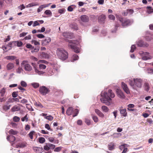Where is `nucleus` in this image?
I'll list each match as a JSON object with an SVG mask.
<instances>
[{
    "mask_svg": "<svg viewBox=\"0 0 153 153\" xmlns=\"http://www.w3.org/2000/svg\"><path fill=\"white\" fill-rule=\"evenodd\" d=\"M102 98L100 100L102 103L106 105L109 106L112 104V99L115 96V95L111 89L108 90V92H102L101 93Z\"/></svg>",
    "mask_w": 153,
    "mask_h": 153,
    "instance_id": "f257e3e1",
    "label": "nucleus"
},
{
    "mask_svg": "<svg viewBox=\"0 0 153 153\" xmlns=\"http://www.w3.org/2000/svg\"><path fill=\"white\" fill-rule=\"evenodd\" d=\"M143 80L140 78H134L133 80H129V84L134 89L137 90L142 86Z\"/></svg>",
    "mask_w": 153,
    "mask_h": 153,
    "instance_id": "f03ea898",
    "label": "nucleus"
},
{
    "mask_svg": "<svg viewBox=\"0 0 153 153\" xmlns=\"http://www.w3.org/2000/svg\"><path fill=\"white\" fill-rule=\"evenodd\" d=\"M56 53L58 58L62 60H65L68 57V52L62 48L57 49Z\"/></svg>",
    "mask_w": 153,
    "mask_h": 153,
    "instance_id": "7ed1b4c3",
    "label": "nucleus"
},
{
    "mask_svg": "<svg viewBox=\"0 0 153 153\" xmlns=\"http://www.w3.org/2000/svg\"><path fill=\"white\" fill-rule=\"evenodd\" d=\"M69 42L68 45L69 47L72 49L74 51L77 53L79 52V48L77 46L79 44L78 41L76 40H67Z\"/></svg>",
    "mask_w": 153,
    "mask_h": 153,
    "instance_id": "20e7f679",
    "label": "nucleus"
},
{
    "mask_svg": "<svg viewBox=\"0 0 153 153\" xmlns=\"http://www.w3.org/2000/svg\"><path fill=\"white\" fill-rule=\"evenodd\" d=\"M119 20L121 22L122 26L124 27L131 25L133 22L132 19H123L122 18H120Z\"/></svg>",
    "mask_w": 153,
    "mask_h": 153,
    "instance_id": "39448f33",
    "label": "nucleus"
},
{
    "mask_svg": "<svg viewBox=\"0 0 153 153\" xmlns=\"http://www.w3.org/2000/svg\"><path fill=\"white\" fill-rule=\"evenodd\" d=\"M139 54L141 57L142 59L143 60H147L152 59V57L150 55L149 53L147 52L140 51Z\"/></svg>",
    "mask_w": 153,
    "mask_h": 153,
    "instance_id": "423d86ee",
    "label": "nucleus"
},
{
    "mask_svg": "<svg viewBox=\"0 0 153 153\" xmlns=\"http://www.w3.org/2000/svg\"><path fill=\"white\" fill-rule=\"evenodd\" d=\"M21 65L23 68L26 71H30L32 69V67L29 64L27 61H23L22 62Z\"/></svg>",
    "mask_w": 153,
    "mask_h": 153,
    "instance_id": "0eeeda50",
    "label": "nucleus"
},
{
    "mask_svg": "<svg viewBox=\"0 0 153 153\" xmlns=\"http://www.w3.org/2000/svg\"><path fill=\"white\" fill-rule=\"evenodd\" d=\"M73 112L74 113V115H73V117H75L78 114L79 110L77 109H75L74 110L72 107H69L67 109L66 113L69 116L71 115Z\"/></svg>",
    "mask_w": 153,
    "mask_h": 153,
    "instance_id": "6e6552de",
    "label": "nucleus"
},
{
    "mask_svg": "<svg viewBox=\"0 0 153 153\" xmlns=\"http://www.w3.org/2000/svg\"><path fill=\"white\" fill-rule=\"evenodd\" d=\"M49 91V90L45 86H41L39 90L40 93L44 96L48 94Z\"/></svg>",
    "mask_w": 153,
    "mask_h": 153,
    "instance_id": "1a4fd4ad",
    "label": "nucleus"
},
{
    "mask_svg": "<svg viewBox=\"0 0 153 153\" xmlns=\"http://www.w3.org/2000/svg\"><path fill=\"white\" fill-rule=\"evenodd\" d=\"M116 92L117 97L121 99H125V96L123 92L120 89L119 87L117 88Z\"/></svg>",
    "mask_w": 153,
    "mask_h": 153,
    "instance_id": "9d476101",
    "label": "nucleus"
},
{
    "mask_svg": "<svg viewBox=\"0 0 153 153\" xmlns=\"http://www.w3.org/2000/svg\"><path fill=\"white\" fill-rule=\"evenodd\" d=\"M121 87L124 92L128 94H130V92L127 85L124 82L121 83Z\"/></svg>",
    "mask_w": 153,
    "mask_h": 153,
    "instance_id": "9b49d317",
    "label": "nucleus"
},
{
    "mask_svg": "<svg viewBox=\"0 0 153 153\" xmlns=\"http://www.w3.org/2000/svg\"><path fill=\"white\" fill-rule=\"evenodd\" d=\"M51 38L49 37H47L45 39L43 40L42 41V45L43 46H45L48 45L51 42Z\"/></svg>",
    "mask_w": 153,
    "mask_h": 153,
    "instance_id": "f8f14e48",
    "label": "nucleus"
},
{
    "mask_svg": "<svg viewBox=\"0 0 153 153\" xmlns=\"http://www.w3.org/2000/svg\"><path fill=\"white\" fill-rule=\"evenodd\" d=\"M13 42H10L6 46H2V48L3 50L5 51H6L7 50H10L11 49L12 45L13 44Z\"/></svg>",
    "mask_w": 153,
    "mask_h": 153,
    "instance_id": "ddd939ff",
    "label": "nucleus"
},
{
    "mask_svg": "<svg viewBox=\"0 0 153 153\" xmlns=\"http://www.w3.org/2000/svg\"><path fill=\"white\" fill-rule=\"evenodd\" d=\"M62 36L66 38L72 39L73 38V33L69 32H64L62 34Z\"/></svg>",
    "mask_w": 153,
    "mask_h": 153,
    "instance_id": "4468645a",
    "label": "nucleus"
},
{
    "mask_svg": "<svg viewBox=\"0 0 153 153\" xmlns=\"http://www.w3.org/2000/svg\"><path fill=\"white\" fill-rule=\"evenodd\" d=\"M137 45L140 47H148V44L145 43H144V42L142 40H139L137 43Z\"/></svg>",
    "mask_w": 153,
    "mask_h": 153,
    "instance_id": "2eb2a0df",
    "label": "nucleus"
},
{
    "mask_svg": "<svg viewBox=\"0 0 153 153\" xmlns=\"http://www.w3.org/2000/svg\"><path fill=\"white\" fill-rule=\"evenodd\" d=\"M32 65L34 69L35 72L37 74L39 75H41L44 74V72L41 71H39L37 69L35 63H32Z\"/></svg>",
    "mask_w": 153,
    "mask_h": 153,
    "instance_id": "dca6fc26",
    "label": "nucleus"
},
{
    "mask_svg": "<svg viewBox=\"0 0 153 153\" xmlns=\"http://www.w3.org/2000/svg\"><path fill=\"white\" fill-rule=\"evenodd\" d=\"M95 113L100 117L103 118L105 117L104 114L99 110L96 109L94 110Z\"/></svg>",
    "mask_w": 153,
    "mask_h": 153,
    "instance_id": "f3484780",
    "label": "nucleus"
},
{
    "mask_svg": "<svg viewBox=\"0 0 153 153\" xmlns=\"http://www.w3.org/2000/svg\"><path fill=\"white\" fill-rule=\"evenodd\" d=\"M33 149L36 153H41L43 152V149L42 147H33Z\"/></svg>",
    "mask_w": 153,
    "mask_h": 153,
    "instance_id": "a211bd4d",
    "label": "nucleus"
},
{
    "mask_svg": "<svg viewBox=\"0 0 153 153\" xmlns=\"http://www.w3.org/2000/svg\"><path fill=\"white\" fill-rule=\"evenodd\" d=\"M80 18L81 21L83 22H87L89 21L88 17L85 15H83L81 16Z\"/></svg>",
    "mask_w": 153,
    "mask_h": 153,
    "instance_id": "6ab92c4d",
    "label": "nucleus"
},
{
    "mask_svg": "<svg viewBox=\"0 0 153 153\" xmlns=\"http://www.w3.org/2000/svg\"><path fill=\"white\" fill-rule=\"evenodd\" d=\"M101 109L102 112L105 113H108L110 110L109 108L107 106L105 105L101 106Z\"/></svg>",
    "mask_w": 153,
    "mask_h": 153,
    "instance_id": "aec40b11",
    "label": "nucleus"
},
{
    "mask_svg": "<svg viewBox=\"0 0 153 153\" xmlns=\"http://www.w3.org/2000/svg\"><path fill=\"white\" fill-rule=\"evenodd\" d=\"M20 109V107L19 106L15 105L12 108L11 110V111L14 112L19 111Z\"/></svg>",
    "mask_w": 153,
    "mask_h": 153,
    "instance_id": "412c9836",
    "label": "nucleus"
},
{
    "mask_svg": "<svg viewBox=\"0 0 153 153\" xmlns=\"http://www.w3.org/2000/svg\"><path fill=\"white\" fill-rule=\"evenodd\" d=\"M14 66V64L13 63H9L7 65L6 68L7 70L9 71L12 69Z\"/></svg>",
    "mask_w": 153,
    "mask_h": 153,
    "instance_id": "4be33fe9",
    "label": "nucleus"
},
{
    "mask_svg": "<svg viewBox=\"0 0 153 153\" xmlns=\"http://www.w3.org/2000/svg\"><path fill=\"white\" fill-rule=\"evenodd\" d=\"M7 139L8 141L10 142H13L16 140V137L12 135L8 136L7 137Z\"/></svg>",
    "mask_w": 153,
    "mask_h": 153,
    "instance_id": "5701e85b",
    "label": "nucleus"
},
{
    "mask_svg": "<svg viewBox=\"0 0 153 153\" xmlns=\"http://www.w3.org/2000/svg\"><path fill=\"white\" fill-rule=\"evenodd\" d=\"M152 35L149 34L145 36L146 40L147 41H150L153 39Z\"/></svg>",
    "mask_w": 153,
    "mask_h": 153,
    "instance_id": "b1692460",
    "label": "nucleus"
},
{
    "mask_svg": "<svg viewBox=\"0 0 153 153\" xmlns=\"http://www.w3.org/2000/svg\"><path fill=\"white\" fill-rule=\"evenodd\" d=\"M79 56L76 54H74L73 55L70 59L71 62H74L75 61L79 59Z\"/></svg>",
    "mask_w": 153,
    "mask_h": 153,
    "instance_id": "393cba45",
    "label": "nucleus"
},
{
    "mask_svg": "<svg viewBox=\"0 0 153 153\" xmlns=\"http://www.w3.org/2000/svg\"><path fill=\"white\" fill-rule=\"evenodd\" d=\"M40 56L42 58L46 59H48L49 57L48 54L44 52L42 53Z\"/></svg>",
    "mask_w": 153,
    "mask_h": 153,
    "instance_id": "a878e982",
    "label": "nucleus"
},
{
    "mask_svg": "<svg viewBox=\"0 0 153 153\" xmlns=\"http://www.w3.org/2000/svg\"><path fill=\"white\" fill-rule=\"evenodd\" d=\"M105 18V16L104 15H102L98 17V20L100 22H103Z\"/></svg>",
    "mask_w": 153,
    "mask_h": 153,
    "instance_id": "bb28decb",
    "label": "nucleus"
},
{
    "mask_svg": "<svg viewBox=\"0 0 153 153\" xmlns=\"http://www.w3.org/2000/svg\"><path fill=\"white\" fill-rule=\"evenodd\" d=\"M26 146V144L25 143H19L18 145H16V147L17 148H23Z\"/></svg>",
    "mask_w": 153,
    "mask_h": 153,
    "instance_id": "cd10ccee",
    "label": "nucleus"
},
{
    "mask_svg": "<svg viewBox=\"0 0 153 153\" xmlns=\"http://www.w3.org/2000/svg\"><path fill=\"white\" fill-rule=\"evenodd\" d=\"M120 114L124 117H126L127 115V113L126 112V109H123L120 110Z\"/></svg>",
    "mask_w": 153,
    "mask_h": 153,
    "instance_id": "c85d7f7f",
    "label": "nucleus"
},
{
    "mask_svg": "<svg viewBox=\"0 0 153 153\" xmlns=\"http://www.w3.org/2000/svg\"><path fill=\"white\" fill-rule=\"evenodd\" d=\"M108 149L109 150H112L115 148V145L114 143H111L108 145Z\"/></svg>",
    "mask_w": 153,
    "mask_h": 153,
    "instance_id": "c756f323",
    "label": "nucleus"
},
{
    "mask_svg": "<svg viewBox=\"0 0 153 153\" xmlns=\"http://www.w3.org/2000/svg\"><path fill=\"white\" fill-rule=\"evenodd\" d=\"M11 106V105H8V103L7 104L4 105L3 107V109L5 111L9 110Z\"/></svg>",
    "mask_w": 153,
    "mask_h": 153,
    "instance_id": "7c9ffc66",
    "label": "nucleus"
},
{
    "mask_svg": "<svg viewBox=\"0 0 153 153\" xmlns=\"http://www.w3.org/2000/svg\"><path fill=\"white\" fill-rule=\"evenodd\" d=\"M13 43L15 45H16L18 47H20L22 44V42L20 41H13Z\"/></svg>",
    "mask_w": 153,
    "mask_h": 153,
    "instance_id": "2f4dec72",
    "label": "nucleus"
},
{
    "mask_svg": "<svg viewBox=\"0 0 153 153\" xmlns=\"http://www.w3.org/2000/svg\"><path fill=\"white\" fill-rule=\"evenodd\" d=\"M146 8L148 9L147 10V12L148 14H149L153 13V9L151 7L148 6Z\"/></svg>",
    "mask_w": 153,
    "mask_h": 153,
    "instance_id": "473e14b6",
    "label": "nucleus"
},
{
    "mask_svg": "<svg viewBox=\"0 0 153 153\" xmlns=\"http://www.w3.org/2000/svg\"><path fill=\"white\" fill-rule=\"evenodd\" d=\"M144 89L146 91H148L149 90V84L147 83H145L144 84Z\"/></svg>",
    "mask_w": 153,
    "mask_h": 153,
    "instance_id": "72a5a7b5",
    "label": "nucleus"
},
{
    "mask_svg": "<svg viewBox=\"0 0 153 153\" xmlns=\"http://www.w3.org/2000/svg\"><path fill=\"white\" fill-rule=\"evenodd\" d=\"M76 7L75 5H71L69 6L68 8V10L70 12L72 11Z\"/></svg>",
    "mask_w": 153,
    "mask_h": 153,
    "instance_id": "f704fd0d",
    "label": "nucleus"
},
{
    "mask_svg": "<svg viewBox=\"0 0 153 153\" xmlns=\"http://www.w3.org/2000/svg\"><path fill=\"white\" fill-rule=\"evenodd\" d=\"M16 57L13 56H8L5 57V58L7 60H13L15 59Z\"/></svg>",
    "mask_w": 153,
    "mask_h": 153,
    "instance_id": "c9c22d12",
    "label": "nucleus"
},
{
    "mask_svg": "<svg viewBox=\"0 0 153 153\" xmlns=\"http://www.w3.org/2000/svg\"><path fill=\"white\" fill-rule=\"evenodd\" d=\"M9 133L10 134L15 135L16 134H17L18 132L16 131H15L11 129L9 131Z\"/></svg>",
    "mask_w": 153,
    "mask_h": 153,
    "instance_id": "e433bc0d",
    "label": "nucleus"
},
{
    "mask_svg": "<svg viewBox=\"0 0 153 153\" xmlns=\"http://www.w3.org/2000/svg\"><path fill=\"white\" fill-rule=\"evenodd\" d=\"M44 13L47 15H49V16H51L52 13L51 11L50 10H46L45 12Z\"/></svg>",
    "mask_w": 153,
    "mask_h": 153,
    "instance_id": "4c0bfd02",
    "label": "nucleus"
},
{
    "mask_svg": "<svg viewBox=\"0 0 153 153\" xmlns=\"http://www.w3.org/2000/svg\"><path fill=\"white\" fill-rule=\"evenodd\" d=\"M92 118L94 122L97 123L99 121V119L97 116L95 115H93L92 116Z\"/></svg>",
    "mask_w": 153,
    "mask_h": 153,
    "instance_id": "58836bf2",
    "label": "nucleus"
},
{
    "mask_svg": "<svg viewBox=\"0 0 153 153\" xmlns=\"http://www.w3.org/2000/svg\"><path fill=\"white\" fill-rule=\"evenodd\" d=\"M39 50V47H36L35 48H32L31 52L32 53H33L35 52H38Z\"/></svg>",
    "mask_w": 153,
    "mask_h": 153,
    "instance_id": "ea45409f",
    "label": "nucleus"
},
{
    "mask_svg": "<svg viewBox=\"0 0 153 153\" xmlns=\"http://www.w3.org/2000/svg\"><path fill=\"white\" fill-rule=\"evenodd\" d=\"M147 72L151 74H153V69L150 68H148L146 69Z\"/></svg>",
    "mask_w": 153,
    "mask_h": 153,
    "instance_id": "a19ab883",
    "label": "nucleus"
},
{
    "mask_svg": "<svg viewBox=\"0 0 153 153\" xmlns=\"http://www.w3.org/2000/svg\"><path fill=\"white\" fill-rule=\"evenodd\" d=\"M44 8V7L43 6V5H40L39 7L37 9V12L38 13L41 12Z\"/></svg>",
    "mask_w": 153,
    "mask_h": 153,
    "instance_id": "79ce46f5",
    "label": "nucleus"
},
{
    "mask_svg": "<svg viewBox=\"0 0 153 153\" xmlns=\"http://www.w3.org/2000/svg\"><path fill=\"white\" fill-rule=\"evenodd\" d=\"M39 141L41 143H43L45 142V140L44 138L40 137L39 139Z\"/></svg>",
    "mask_w": 153,
    "mask_h": 153,
    "instance_id": "37998d69",
    "label": "nucleus"
},
{
    "mask_svg": "<svg viewBox=\"0 0 153 153\" xmlns=\"http://www.w3.org/2000/svg\"><path fill=\"white\" fill-rule=\"evenodd\" d=\"M108 19L112 20L114 21L115 19V16L112 14H110L108 16Z\"/></svg>",
    "mask_w": 153,
    "mask_h": 153,
    "instance_id": "c03bdc74",
    "label": "nucleus"
},
{
    "mask_svg": "<svg viewBox=\"0 0 153 153\" xmlns=\"http://www.w3.org/2000/svg\"><path fill=\"white\" fill-rule=\"evenodd\" d=\"M39 68L41 70L44 69L46 68V66L42 64H40L39 65Z\"/></svg>",
    "mask_w": 153,
    "mask_h": 153,
    "instance_id": "a18cd8bd",
    "label": "nucleus"
},
{
    "mask_svg": "<svg viewBox=\"0 0 153 153\" xmlns=\"http://www.w3.org/2000/svg\"><path fill=\"white\" fill-rule=\"evenodd\" d=\"M26 107L27 109H28L29 111H33L34 110L32 107L29 104H26Z\"/></svg>",
    "mask_w": 153,
    "mask_h": 153,
    "instance_id": "49530a36",
    "label": "nucleus"
},
{
    "mask_svg": "<svg viewBox=\"0 0 153 153\" xmlns=\"http://www.w3.org/2000/svg\"><path fill=\"white\" fill-rule=\"evenodd\" d=\"M34 133V131H31L30 132L28 135L29 137H30L31 139H33V134Z\"/></svg>",
    "mask_w": 153,
    "mask_h": 153,
    "instance_id": "de8ad7c7",
    "label": "nucleus"
},
{
    "mask_svg": "<svg viewBox=\"0 0 153 153\" xmlns=\"http://www.w3.org/2000/svg\"><path fill=\"white\" fill-rule=\"evenodd\" d=\"M35 88H36L39 86V84L37 83H33L31 84Z\"/></svg>",
    "mask_w": 153,
    "mask_h": 153,
    "instance_id": "09e8293b",
    "label": "nucleus"
},
{
    "mask_svg": "<svg viewBox=\"0 0 153 153\" xmlns=\"http://www.w3.org/2000/svg\"><path fill=\"white\" fill-rule=\"evenodd\" d=\"M45 118L50 121L52 120L53 118V117L51 115L46 116L45 117Z\"/></svg>",
    "mask_w": 153,
    "mask_h": 153,
    "instance_id": "8fccbe9b",
    "label": "nucleus"
},
{
    "mask_svg": "<svg viewBox=\"0 0 153 153\" xmlns=\"http://www.w3.org/2000/svg\"><path fill=\"white\" fill-rule=\"evenodd\" d=\"M49 149H53L55 147V145L49 143H48Z\"/></svg>",
    "mask_w": 153,
    "mask_h": 153,
    "instance_id": "3c124183",
    "label": "nucleus"
},
{
    "mask_svg": "<svg viewBox=\"0 0 153 153\" xmlns=\"http://www.w3.org/2000/svg\"><path fill=\"white\" fill-rule=\"evenodd\" d=\"M27 114H26L21 119L22 121H25L27 122L28 121V117H27Z\"/></svg>",
    "mask_w": 153,
    "mask_h": 153,
    "instance_id": "603ef678",
    "label": "nucleus"
},
{
    "mask_svg": "<svg viewBox=\"0 0 153 153\" xmlns=\"http://www.w3.org/2000/svg\"><path fill=\"white\" fill-rule=\"evenodd\" d=\"M20 118L19 117L17 116H15L13 118V120L15 122H18L19 121Z\"/></svg>",
    "mask_w": 153,
    "mask_h": 153,
    "instance_id": "864d4df0",
    "label": "nucleus"
},
{
    "mask_svg": "<svg viewBox=\"0 0 153 153\" xmlns=\"http://www.w3.org/2000/svg\"><path fill=\"white\" fill-rule=\"evenodd\" d=\"M122 134L120 133H114L113 134V137H118L121 136Z\"/></svg>",
    "mask_w": 153,
    "mask_h": 153,
    "instance_id": "5fc2aeb1",
    "label": "nucleus"
},
{
    "mask_svg": "<svg viewBox=\"0 0 153 153\" xmlns=\"http://www.w3.org/2000/svg\"><path fill=\"white\" fill-rule=\"evenodd\" d=\"M23 71V70L22 68L20 67H19L16 70V72L18 74H20L21 73H22Z\"/></svg>",
    "mask_w": 153,
    "mask_h": 153,
    "instance_id": "6e6d98bb",
    "label": "nucleus"
},
{
    "mask_svg": "<svg viewBox=\"0 0 153 153\" xmlns=\"http://www.w3.org/2000/svg\"><path fill=\"white\" fill-rule=\"evenodd\" d=\"M25 8V7L23 4H22L20 5L18 7V9L22 10Z\"/></svg>",
    "mask_w": 153,
    "mask_h": 153,
    "instance_id": "4d7b16f0",
    "label": "nucleus"
},
{
    "mask_svg": "<svg viewBox=\"0 0 153 153\" xmlns=\"http://www.w3.org/2000/svg\"><path fill=\"white\" fill-rule=\"evenodd\" d=\"M54 74V72L52 70L50 69L48 70V76H51Z\"/></svg>",
    "mask_w": 153,
    "mask_h": 153,
    "instance_id": "13d9d810",
    "label": "nucleus"
},
{
    "mask_svg": "<svg viewBox=\"0 0 153 153\" xmlns=\"http://www.w3.org/2000/svg\"><path fill=\"white\" fill-rule=\"evenodd\" d=\"M31 42L32 44H33L36 45H40L39 42L34 40H32L31 41Z\"/></svg>",
    "mask_w": 153,
    "mask_h": 153,
    "instance_id": "bf43d9fd",
    "label": "nucleus"
},
{
    "mask_svg": "<svg viewBox=\"0 0 153 153\" xmlns=\"http://www.w3.org/2000/svg\"><path fill=\"white\" fill-rule=\"evenodd\" d=\"M5 90H6L5 88H3L1 90V91H0V93L1 94V95L2 96H3L4 94L5 93Z\"/></svg>",
    "mask_w": 153,
    "mask_h": 153,
    "instance_id": "052dcab7",
    "label": "nucleus"
},
{
    "mask_svg": "<svg viewBox=\"0 0 153 153\" xmlns=\"http://www.w3.org/2000/svg\"><path fill=\"white\" fill-rule=\"evenodd\" d=\"M138 65L141 68H143L146 66L145 63H143L141 62H140L138 63Z\"/></svg>",
    "mask_w": 153,
    "mask_h": 153,
    "instance_id": "680f3d73",
    "label": "nucleus"
},
{
    "mask_svg": "<svg viewBox=\"0 0 153 153\" xmlns=\"http://www.w3.org/2000/svg\"><path fill=\"white\" fill-rule=\"evenodd\" d=\"M136 48V47L135 45H132L131 47V49L130 50V52L131 53L133 52L134 50Z\"/></svg>",
    "mask_w": 153,
    "mask_h": 153,
    "instance_id": "e2e57ef3",
    "label": "nucleus"
},
{
    "mask_svg": "<svg viewBox=\"0 0 153 153\" xmlns=\"http://www.w3.org/2000/svg\"><path fill=\"white\" fill-rule=\"evenodd\" d=\"M21 85L23 87H26L27 86L26 83L24 81H22L21 82Z\"/></svg>",
    "mask_w": 153,
    "mask_h": 153,
    "instance_id": "0e129e2a",
    "label": "nucleus"
},
{
    "mask_svg": "<svg viewBox=\"0 0 153 153\" xmlns=\"http://www.w3.org/2000/svg\"><path fill=\"white\" fill-rule=\"evenodd\" d=\"M85 122L88 125H90L91 124L90 120L88 119H85Z\"/></svg>",
    "mask_w": 153,
    "mask_h": 153,
    "instance_id": "69168bd1",
    "label": "nucleus"
},
{
    "mask_svg": "<svg viewBox=\"0 0 153 153\" xmlns=\"http://www.w3.org/2000/svg\"><path fill=\"white\" fill-rule=\"evenodd\" d=\"M45 127L48 130L52 131V130L51 129L50 127L49 124H46L45 126Z\"/></svg>",
    "mask_w": 153,
    "mask_h": 153,
    "instance_id": "338daca9",
    "label": "nucleus"
},
{
    "mask_svg": "<svg viewBox=\"0 0 153 153\" xmlns=\"http://www.w3.org/2000/svg\"><path fill=\"white\" fill-rule=\"evenodd\" d=\"M31 38V36L30 35H28L25 36L24 39L25 40L30 39Z\"/></svg>",
    "mask_w": 153,
    "mask_h": 153,
    "instance_id": "774afa93",
    "label": "nucleus"
}]
</instances>
